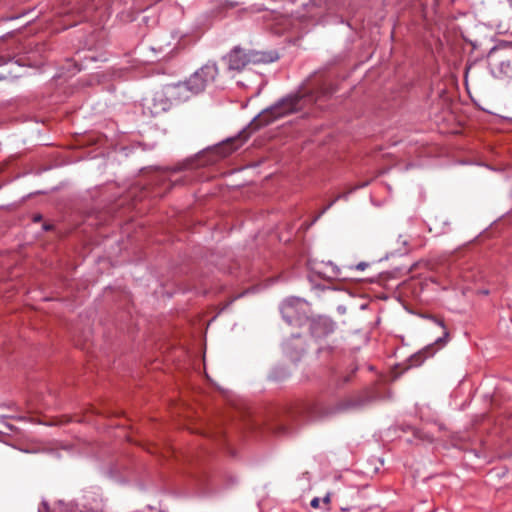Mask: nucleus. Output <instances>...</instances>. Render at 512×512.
<instances>
[{"mask_svg": "<svg viewBox=\"0 0 512 512\" xmlns=\"http://www.w3.org/2000/svg\"><path fill=\"white\" fill-rule=\"evenodd\" d=\"M340 198V196H338L336 199H334L333 201H331L320 213L319 215L315 218L314 221H316L321 215H323L329 208H331L333 206V204Z\"/></svg>", "mask_w": 512, "mask_h": 512, "instance_id": "6", "label": "nucleus"}, {"mask_svg": "<svg viewBox=\"0 0 512 512\" xmlns=\"http://www.w3.org/2000/svg\"><path fill=\"white\" fill-rule=\"evenodd\" d=\"M218 75V68L215 63H207L192 74L186 81L192 93L199 94L213 83Z\"/></svg>", "mask_w": 512, "mask_h": 512, "instance_id": "3", "label": "nucleus"}, {"mask_svg": "<svg viewBox=\"0 0 512 512\" xmlns=\"http://www.w3.org/2000/svg\"><path fill=\"white\" fill-rule=\"evenodd\" d=\"M510 7L512 8V0H508Z\"/></svg>", "mask_w": 512, "mask_h": 512, "instance_id": "12", "label": "nucleus"}, {"mask_svg": "<svg viewBox=\"0 0 512 512\" xmlns=\"http://www.w3.org/2000/svg\"><path fill=\"white\" fill-rule=\"evenodd\" d=\"M165 94L168 97V99L173 102L187 101L193 95H195L194 93H192L186 81L168 85L166 87Z\"/></svg>", "mask_w": 512, "mask_h": 512, "instance_id": "5", "label": "nucleus"}, {"mask_svg": "<svg viewBox=\"0 0 512 512\" xmlns=\"http://www.w3.org/2000/svg\"><path fill=\"white\" fill-rule=\"evenodd\" d=\"M330 502H331V494H330V493H327V494L325 495V497L323 498V503H324L325 505H328Z\"/></svg>", "mask_w": 512, "mask_h": 512, "instance_id": "8", "label": "nucleus"}, {"mask_svg": "<svg viewBox=\"0 0 512 512\" xmlns=\"http://www.w3.org/2000/svg\"><path fill=\"white\" fill-rule=\"evenodd\" d=\"M367 267V264L364 262L359 263L356 268L359 270H364Z\"/></svg>", "mask_w": 512, "mask_h": 512, "instance_id": "10", "label": "nucleus"}, {"mask_svg": "<svg viewBox=\"0 0 512 512\" xmlns=\"http://www.w3.org/2000/svg\"><path fill=\"white\" fill-rule=\"evenodd\" d=\"M277 59L278 55L273 52L245 51L240 48H235L228 56V63L229 69L240 71L249 64H266L274 62Z\"/></svg>", "mask_w": 512, "mask_h": 512, "instance_id": "2", "label": "nucleus"}, {"mask_svg": "<svg viewBox=\"0 0 512 512\" xmlns=\"http://www.w3.org/2000/svg\"><path fill=\"white\" fill-rule=\"evenodd\" d=\"M310 505L313 507V508H318L320 506V499L319 498H313L311 500V503Z\"/></svg>", "mask_w": 512, "mask_h": 512, "instance_id": "7", "label": "nucleus"}, {"mask_svg": "<svg viewBox=\"0 0 512 512\" xmlns=\"http://www.w3.org/2000/svg\"><path fill=\"white\" fill-rule=\"evenodd\" d=\"M40 218H41V216H40V215H38V216H36V217L34 218V220H35V221H38V220H40Z\"/></svg>", "mask_w": 512, "mask_h": 512, "instance_id": "11", "label": "nucleus"}, {"mask_svg": "<svg viewBox=\"0 0 512 512\" xmlns=\"http://www.w3.org/2000/svg\"><path fill=\"white\" fill-rule=\"evenodd\" d=\"M317 98L318 96H315L312 91H303L281 99L273 106L263 110L237 137L224 142L220 146L221 153L223 156L231 154L243 145L252 132L258 130L262 126L269 125L284 116L302 109L307 102L314 103Z\"/></svg>", "mask_w": 512, "mask_h": 512, "instance_id": "1", "label": "nucleus"}, {"mask_svg": "<svg viewBox=\"0 0 512 512\" xmlns=\"http://www.w3.org/2000/svg\"><path fill=\"white\" fill-rule=\"evenodd\" d=\"M318 93H320L321 95H327V94H330L332 93V91L328 88H321Z\"/></svg>", "mask_w": 512, "mask_h": 512, "instance_id": "9", "label": "nucleus"}, {"mask_svg": "<svg viewBox=\"0 0 512 512\" xmlns=\"http://www.w3.org/2000/svg\"><path fill=\"white\" fill-rule=\"evenodd\" d=\"M434 322H436L439 326H441L443 331V337H439L434 344L426 346L423 350L419 351L418 353L414 354L411 358V365L412 366H418L420 365L426 358L432 356L435 353L434 345L439 344L443 346L446 343V338L448 337V331L445 328L444 322L442 320L436 319L433 316L429 317Z\"/></svg>", "mask_w": 512, "mask_h": 512, "instance_id": "4", "label": "nucleus"}]
</instances>
